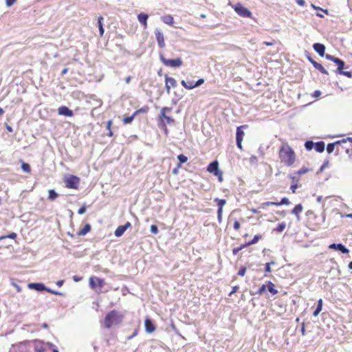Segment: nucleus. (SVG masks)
Here are the masks:
<instances>
[{
  "label": "nucleus",
  "instance_id": "ea45409f",
  "mask_svg": "<svg viewBox=\"0 0 352 352\" xmlns=\"http://www.w3.org/2000/svg\"><path fill=\"white\" fill-rule=\"evenodd\" d=\"M324 56L326 58V59H327L329 60H331V61H333L334 63H335V62L336 61V60L338 58L334 57L333 56L328 54H324Z\"/></svg>",
  "mask_w": 352,
  "mask_h": 352
},
{
  "label": "nucleus",
  "instance_id": "393cba45",
  "mask_svg": "<svg viewBox=\"0 0 352 352\" xmlns=\"http://www.w3.org/2000/svg\"><path fill=\"white\" fill-rule=\"evenodd\" d=\"M103 19H104L102 16H99L98 19V28H99L100 35L101 36L103 35L104 32V30L103 28V23H102Z\"/></svg>",
  "mask_w": 352,
  "mask_h": 352
},
{
  "label": "nucleus",
  "instance_id": "c85d7f7f",
  "mask_svg": "<svg viewBox=\"0 0 352 352\" xmlns=\"http://www.w3.org/2000/svg\"><path fill=\"white\" fill-rule=\"evenodd\" d=\"M137 115V112H135L131 116L125 117L123 119V122L125 124H130L134 119L135 116Z\"/></svg>",
  "mask_w": 352,
  "mask_h": 352
},
{
  "label": "nucleus",
  "instance_id": "4c0bfd02",
  "mask_svg": "<svg viewBox=\"0 0 352 352\" xmlns=\"http://www.w3.org/2000/svg\"><path fill=\"white\" fill-rule=\"evenodd\" d=\"M276 203H277V206H281V205H288V204H289L290 202L287 197H283V198H282V199L280 200V202H276Z\"/></svg>",
  "mask_w": 352,
  "mask_h": 352
},
{
  "label": "nucleus",
  "instance_id": "b1692460",
  "mask_svg": "<svg viewBox=\"0 0 352 352\" xmlns=\"http://www.w3.org/2000/svg\"><path fill=\"white\" fill-rule=\"evenodd\" d=\"M266 289H267L272 295H275L278 293V291L274 288V285L271 281L268 282L266 285Z\"/></svg>",
  "mask_w": 352,
  "mask_h": 352
},
{
  "label": "nucleus",
  "instance_id": "bf43d9fd",
  "mask_svg": "<svg viewBox=\"0 0 352 352\" xmlns=\"http://www.w3.org/2000/svg\"><path fill=\"white\" fill-rule=\"evenodd\" d=\"M241 250V248H239V247H237V248H234L233 250H232V253L234 255H236L239 251Z\"/></svg>",
  "mask_w": 352,
  "mask_h": 352
},
{
  "label": "nucleus",
  "instance_id": "37998d69",
  "mask_svg": "<svg viewBox=\"0 0 352 352\" xmlns=\"http://www.w3.org/2000/svg\"><path fill=\"white\" fill-rule=\"evenodd\" d=\"M329 164V160H325L322 165L320 166L319 169V172H322L325 168H327Z\"/></svg>",
  "mask_w": 352,
  "mask_h": 352
},
{
  "label": "nucleus",
  "instance_id": "6e6552de",
  "mask_svg": "<svg viewBox=\"0 0 352 352\" xmlns=\"http://www.w3.org/2000/svg\"><path fill=\"white\" fill-rule=\"evenodd\" d=\"M104 284V280L100 278L90 277L89 285L92 289L96 288V285L102 287Z\"/></svg>",
  "mask_w": 352,
  "mask_h": 352
},
{
  "label": "nucleus",
  "instance_id": "e2e57ef3",
  "mask_svg": "<svg viewBox=\"0 0 352 352\" xmlns=\"http://www.w3.org/2000/svg\"><path fill=\"white\" fill-rule=\"evenodd\" d=\"M320 94H321L320 91H319V90H316V91L314 92V94H312V96H313V97H315V98H317V97L320 96Z\"/></svg>",
  "mask_w": 352,
  "mask_h": 352
},
{
  "label": "nucleus",
  "instance_id": "5fc2aeb1",
  "mask_svg": "<svg viewBox=\"0 0 352 352\" xmlns=\"http://www.w3.org/2000/svg\"><path fill=\"white\" fill-rule=\"evenodd\" d=\"M263 206H277V203L274 201H267L263 204Z\"/></svg>",
  "mask_w": 352,
  "mask_h": 352
},
{
  "label": "nucleus",
  "instance_id": "4d7b16f0",
  "mask_svg": "<svg viewBox=\"0 0 352 352\" xmlns=\"http://www.w3.org/2000/svg\"><path fill=\"white\" fill-rule=\"evenodd\" d=\"M233 228L234 230H238L240 228V223L238 221H235L233 225Z\"/></svg>",
  "mask_w": 352,
  "mask_h": 352
},
{
  "label": "nucleus",
  "instance_id": "f3484780",
  "mask_svg": "<svg viewBox=\"0 0 352 352\" xmlns=\"http://www.w3.org/2000/svg\"><path fill=\"white\" fill-rule=\"evenodd\" d=\"M302 211V206L299 204H297L292 210V213L296 216L298 220L300 219L299 214Z\"/></svg>",
  "mask_w": 352,
  "mask_h": 352
},
{
  "label": "nucleus",
  "instance_id": "09e8293b",
  "mask_svg": "<svg viewBox=\"0 0 352 352\" xmlns=\"http://www.w3.org/2000/svg\"><path fill=\"white\" fill-rule=\"evenodd\" d=\"M322 308L317 306L316 309H315V311L313 313V316H315V317L318 316L319 313L322 311Z\"/></svg>",
  "mask_w": 352,
  "mask_h": 352
},
{
  "label": "nucleus",
  "instance_id": "0eeeda50",
  "mask_svg": "<svg viewBox=\"0 0 352 352\" xmlns=\"http://www.w3.org/2000/svg\"><path fill=\"white\" fill-rule=\"evenodd\" d=\"M155 35L159 47L160 48H164L165 47L164 34L160 29H156L155 30Z\"/></svg>",
  "mask_w": 352,
  "mask_h": 352
},
{
  "label": "nucleus",
  "instance_id": "774afa93",
  "mask_svg": "<svg viewBox=\"0 0 352 352\" xmlns=\"http://www.w3.org/2000/svg\"><path fill=\"white\" fill-rule=\"evenodd\" d=\"M124 228H125V230H126L127 228H130L131 226V224L130 222L127 221L124 225L122 226Z\"/></svg>",
  "mask_w": 352,
  "mask_h": 352
},
{
  "label": "nucleus",
  "instance_id": "aec40b11",
  "mask_svg": "<svg viewBox=\"0 0 352 352\" xmlns=\"http://www.w3.org/2000/svg\"><path fill=\"white\" fill-rule=\"evenodd\" d=\"M182 85L185 87L187 89H192L195 88V82L193 81H185L184 80H182L181 81Z\"/></svg>",
  "mask_w": 352,
  "mask_h": 352
},
{
  "label": "nucleus",
  "instance_id": "423d86ee",
  "mask_svg": "<svg viewBox=\"0 0 352 352\" xmlns=\"http://www.w3.org/2000/svg\"><path fill=\"white\" fill-rule=\"evenodd\" d=\"M243 126H238L236 132V146L241 150L242 149V141L244 136V132L242 130Z\"/></svg>",
  "mask_w": 352,
  "mask_h": 352
},
{
  "label": "nucleus",
  "instance_id": "2eb2a0df",
  "mask_svg": "<svg viewBox=\"0 0 352 352\" xmlns=\"http://www.w3.org/2000/svg\"><path fill=\"white\" fill-rule=\"evenodd\" d=\"M28 286L30 289H35L38 292L45 291V289H46L45 285L41 283H29Z\"/></svg>",
  "mask_w": 352,
  "mask_h": 352
},
{
  "label": "nucleus",
  "instance_id": "69168bd1",
  "mask_svg": "<svg viewBox=\"0 0 352 352\" xmlns=\"http://www.w3.org/2000/svg\"><path fill=\"white\" fill-rule=\"evenodd\" d=\"M214 175L218 177V179H219V182H222L223 177H222V172H221V170L219 171V174Z\"/></svg>",
  "mask_w": 352,
  "mask_h": 352
},
{
  "label": "nucleus",
  "instance_id": "a18cd8bd",
  "mask_svg": "<svg viewBox=\"0 0 352 352\" xmlns=\"http://www.w3.org/2000/svg\"><path fill=\"white\" fill-rule=\"evenodd\" d=\"M151 232L154 234H157L158 233V228L157 227V226L155 225H152L151 226Z\"/></svg>",
  "mask_w": 352,
  "mask_h": 352
},
{
  "label": "nucleus",
  "instance_id": "58836bf2",
  "mask_svg": "<svg viewBox=\"0 0 352 352\" xmlns=\"http://www.w3.org/2000/svg\"><path fill=\"white\" fill-rule=\"evenodd\" d=\"M266 285H262L260 288L258 289V291L256 292V294L261 295L266 291Z\"/></svg>",
  "mask_w": 352,
  "mask_h": 352
},
{
  "label": "nucleus",
  "instance_id": "473e14b6",
  "mask_svg": "<svg viewBox=\"0 0 352 352\" xmlns=\"http://www.w3.org/2000/svg\"><path fill=\"white\" fill-rule=\"evenodd\" d=\"M171 111V108H169V107H163L162 109H161V114H160V118H164L165 119V117H167V116L166 115V112H170Z\"/></svg>",
  "mask_w": 352,
  "mask_h": 352
},
{
  "label": "nucleus",
  "instance_id": "13d9d810",
  "mask_svg": "<svg viewBox=\"0 0 352 352\" xmlns=\"http://www.w3.org/2000/svg\"><path fill=\"white\" fill-rule=\"evenodd\" d=\"M298 188V184L296 183L291 185L290 189L292 190L293 193L296 192V190Z\"/></svg>",
  "mask_w": 352,
  "mask_h": 352
},
{
  "label": "nucleus",
  "instance_id": "338daca9",
  "mask_svg": "<svg viewBox=\"0 0 352 352\" xmlns=\"http://www.w3.org/2000/svg\"><path fill=\"white\" fill-rule=\"evenodd\" d=\"M347 141H349V142H351L352 143V138H347L346 139H343V140H342L340 141V143L341 142H344H344H346Z\"/></svg>",
  "mask_w": 352,
  "mask_h": 352
},
{
  "label": "nucleus",
  "instance_id": "79ce46f5",
  "mask_svg": "<svg viewBox=\"0 0 352 352\" xmlns=\"http://www.w3.org/2000/svg\"><path fill=\"white\" fill-rule=\"evenodd\" d=\"M275 263L274 261H271L270 263H267L265 264V271L266 272H271V267H270V265H274Z\"/></svg>",
  "mask_w": 352,
  "mask_h": 352
},
{
  "label": "nucleus",
  "instance_id": "a211bd4d",
  "mask_svg": "<svg viewBox=\"0 0 352 352\" xmlns=\"http://www.w3.org/2000/svg\"><path fill=\"white\" fill-rule=\"evenodd\" d=\"M214 201L217 203V205L218 206L217 211H223V208L226 204V199L215 198Z\"/></svg>",
  "mask_w": 352,
  "mask_h": 352
},
{
  "label": "nucleus",
  "instance_id": "8fccbe9b",
  "mask_svg": "<svg viewBox=\"0 0 352 352\" xmlns=\"http://www.w3.org/2000/svg\"><path fill=\"white\" fill-rule=\"evenodd\" d=\"M86 212V207L85 206H81L78 210V213L79 214H83L85 212Z\"/></svg>",
  "mask_w": 352,
  "mask_h": 352
},
{
  "label": "nucleus",
  "instance_id": "dca6fc26",
  "mask_svg": "<svg viewBox=\"0 0 352 352\" xmlns=\"http://www.w3.org/2000/svg\"><path fill=\"white\" fill-rule=\"evenodd\" d=\"M148 14L144 13H140L138 15V19L140 23H142L144 27L147 25V19H148Z\"/></svg>",
  "mask_w": 352,
  "mask_h": 352
},
{
  "label": "nucleus",
  "instance_id": "c03bdc74",
  "mask_svg": "<svg viewBox=\"0 0 352 352\" xmlns=\"http://www.w3.org/2000/svg\"><path fill=\"white\" fill-rule=\"evenodd\" d=\"M245 272H246V267H241L238 272V275L241 276H243L245 274Z\"/></svg>",
  "mask_w": 352,
  "mask_h": 352
},
{
  "label": "nucleus",
  "instance_id": "864d4df0",
  "mask_svg": "<svg viewBox=\"0 0 352 352\" xmlns=\"http://www.w3.org/2000/svg\"><path fill=\"white\" fill-rule=\"evenodd\" d=\"M16 0H6V3L8 7L12 6Z\"/></svg>",
  "mask_w": 352,
  "mask_h": 352
},
{
  "label": "nucleus",
  "instance_id": "20e7f679",
  "mask_svg": "<svg viewBox=\"0 0 352 352\" xmlns=\"http://www.w3.org/2000/svg\"><path fill=\"white\" fill-rule=\"evenodd\" d=\"M234 11L241 17L252 18V12L241 3H238L232 6Z\"/></svg>",
  "mask_w": 352,
  "mask_h": 352
},
{
  "label": "nucleus",
  "instance_id": "a878e982",
  "mask_svg": "<svg viewBox=\"0 0 352 352\" xmlns=\"http://www.w3.org/2000/svg\"><path fill=\"white\" fill-rule=\"evenodd\" d=\"M126 231L125 228H124L122 226H118L116 230L114 232V234L117 237H120L122 236V234Z\"/></svg>",
  "mask_w": 352,
  "mask_h": 352
},
{
  "label": "nucleus",
  "instance_id": "052dcab7",
  "mask_svg": "<svg viewBox=\"0 0 352 352\" xmlns=\"http://www.w3.org/2000/svg\"><path fill=\"white\" fill-rule=\"evenodd\" d=\"M307 172V168H300L298 171V174L299 175H302V174H305V173Z\"/></svg>",
  "mask_w": 352,
  "mask_h": 352
},
{
  "label": "nucleus",
  "instance_id": "f704fd0d",
  "mask_svg": "<svg viewBox=\"0 0 352 352\" xmlns=\"http://www.w3.org/2000/svg\"><path fill=\"white\" fill-rule=\"evenodd\" d=\"M286 227V224L284 222H282L280 223H278L276 228L275 229L276 231L278 232H282Z\"/></svg>",
  "mask_w": 352,
  "mask_h": 352
},
{
  "label": "nucleus",
  "instance_id": "0e129e2a",
  "mask_svg": "<svg viewBox=\"0 0 352 352\" xmlns=\"http://www.w3.org/2000/svg\"><path fill=\"white\" fill-rule=\"evenodd\" d=\"M296 2L298 5L303 6L305 5V0H296Z\"/></svg>",
  "mask_w": 352,
  "mask_h": 352
},
{
  "label": "nucleus",
  "instance_id": "cd10ccee",
  "mask_svg": "<svg viewBox=\"0 0 352 352\" xmlns=\"http://www.w3.org/2000/svg\"><path fill=\"white\" fill-rule=\"evenodd\" d=\"M340 143V141H337L334 143L328 144L327 146V151L328 152V153H331L334 151L335 145Z\"/></svg>",
  "mask_w": 352,
  "mask_h": 352
},
{
  "label": "nucleus",
  "instance_id": "e433bc0d",
  "mask_svg": "<svg viewBox=\"0 0 352 352\" xmlns=\"http://www.w3.org/2000/svg\"><path fill=\"white\" fill-rule=\"evenodd\" d=\"M177 159L179 161L180 163L182 164H184V163H186L188 160V157L183 155V154H180L177 156Z\"/></svg>",
  "mask_w": 352,
  "mask_h": 352
},
{
  "label": "nucleus",
  "instance_id": "6ab92c4d",
  "mask_svg": "<svg viewBox=\"0 0 352 352\" xmlns=\"http://www.w3.org/2000/svg\"><path fill=\"white\" fill-rule=\"evenodd\" d=\"M325 144L322 141L315 143L314 148L318 153H322L324 151Z\"/></svg>",
  "mask_w": 352,
  "mask_h": 352
},
{
  "label": "nucleus",
  "instance_id": "9b49d317",
  "mask_svg": "<svg viewBox=\"0 0 352 352\" xmlns=\"http://www.w3.org/2000/svg\"><path fill=\"white\" fill-rule=\"evenodd\" d=\"M207 170L214 175L219 174L220 170L219 169V164L217 161H214L209 164L207 168Z\"/></svg>",
  "mask_w": 352,
  "mask_h": 352
},
{
  "label": "nucleus",
  "instance_id": "7ed1b4c3",
  "mask_svg": "<svg viewBox=\"0 0 352 352\" xmlns=\"http://www.w3.org/2000/svg\"><path fill=\"white\" fill-rule=\"evenodd\" d=\"M65 186L68 188L77 189L80 184V178L71 175L64 179Z\"/></svg>",
  "mask_w": 352,
  "mask_h": 352
},
{
  "label": "nucleus",
  "instance_id": "5701e85b",
  "mask_svg": "<svg viewBox=\"0 0 352 352\" xmlns=\"http://www.w3.org/2000/svg\"><path fill=\"white\" fill-rule=\"evenodd\" d=\"M165 81L166 84H169V85H170V87H175L177 86V82L175 79L172 77H169L167 75L165 76Z\"/></svg>",
  "mask_w": 352,
  "mask_h": 352
},
{
  "label": "nucleus",
  "instance_id": "49530a36",
  "mask_svg": "<svg viewBox=\"0 0 352 352\" xmlns=\"http://www.w3.org/2000/svg\"><path fill=\"white\" fill-rule=\"evenodd\" d=\"M165 120H166V122L167 124H175V120L169 116L165 117Z\"/></svg>",
  "mask_w": 352,
  "mask_h": 352
},
{
  "label": "nucleus",
  "instance_id": "6e6d98bb",
  "mask_svg": "<svg viewBox=\"0 0 352 352\" xmlns=\"http://www.w3.org/2000/svg\"><path fill=\"white\" fill-rule=\"evenodd\" d=\"M250 162L251 164H255L257 162V157L255 155H252L250 158Z\"/></svg>",
  "mask_w": 352,
  "mask_h": 352
},
{
  "label": "nucleus",
  "instance_id": "603ef678",
  "mask_svg": "<svg viewBox=\"0 0 352 352\" xmlns=\"http://www.w3.org/2000/svg\"><path fill=\"white\" fill-rule=\"evenodd\" d=\"M222 213L223 211H217V219L219 223L222 221Z\"/></svg>",
  "mask_w": 352,
  "mask_h": 352
},
{
  "label": "nucleus",
  "instance_id": "ddd939ff",
  "mask_svg": "<svg viewBox=\"0 0 352 352\" xmlns=\"http://www.w3.org/2000/svg\"><path fill=\"white\" fill-rule=\"evenodd\" d=\"M145 331L146 333H151L155 330V326L150 318H146L144 321Z\"/></svg>",
  "mask_w": 352,
  "mask_h": 352
},
{
  "label": "nucleus",
  "instance_id": "412c9836",
  "mask_svg": "<svg viewBox=\"0 0 352 352\" xmlns=\"http://www.w3.org/2000/svg\"><path fill=\"white\" fill-rule=\"evenodd\" d=\"M335 63L338 65V68H337V71L336 72L337 73H340V72H342V70L344 67V65H345V63L344 62L340 59V58H337L336 61L335 62Z\"/></svg>",
  "mask_w": 352,
  "mask_h": 352
},
{
  "label": "nucleus",
  "instance_id": "2f4dec72",
  "mask_svg": "<svg viewBox=\"0 0 352 352\" xmlns=\"http://www.w3.org/2000/svg\"><path fill=\"white\" fill-rule=\"evenodd\" d=\"M261 235H259V234H256L254 236V238L252 239V240L250 241L249 242L247 243V245H253V244H255L256 243L258 240L260 239H261Z\"/></svg>",
  "mask_w": 352,
  "mask_h": 352
},
{
  "label": "nucleus",
  "instance_id": "680f3d73",
  "mask_svg": "<svg viewBox=\"0 0 352 352\" xmlns=\"http://www.w3.org/2000/svg\"><path fill=\"white\" fill-rule=\"evenodd\" d=\"M239 289V286H234L232 287V291L230 292L229 294V296H231L232 294H234L235 292H236V291L238 290Z\"/></svg>",
  "mask_w": 352,
  "mask_h": 352
},
{
  "label": "nucleus",
  "instance_id": "f8f14e48",
  "mask_svg": "<svg viewBox=\"0 0 352 352\" xmlns=\"http://www.w3.org/2000/svg\"><path fill=\"white\" fill-rule=\"evenodd\" d=\"M58 112L59 115L65 116L67 117H72L74 112L66 106H61L58 108Z\"/></svg>",
  "mask_w": 352,
  "mask_h": 352
},
{
  "label": "nucleus",
  "instance_id": "72a5a7b5",
  "mask_svg": "<svg viewBox=\"0 0 352 352\" xmlns=\"http://www.w3.org/2000/svg\"><path fill=\"white\" fill-rule=\"evenodd\" d=\"M16 237V234L15 232H12L8 235H3L0 236V241H2L5 239L9 238L12 239H14Z\"/></svg>",
  "mask_w": 352,
  "mask_h": 352
},
{
  "label": "nucleus",
  "instance_id": "39448f33",
  "mask_svg": "<svg viewBox=\"0 0 352 352\" xmlns=\"http://www.w3.org/2000/svg\"><path fill=\"white\" fill-rule=\"evenodd\" d=\"M160 57L161 61L164 63V65L167 67H181L183 64L182 60L180 58H177L176 59H166L162 54L160 56Z\"/></svg>",
  "mask_w": 352,
  "mask_h": 352
},
{
  "label": "nucleus",
  "instance_id": "7c9ffc66",
  "mask_svg": "<svg viewBox=\"0 0 352 352\" xmlns=\"http://www.w3.org/2000/svg\"><path fill=\"white\" fill-rule=\"evenodd\" d=\"M58 197V194L57 192L53 190V189H51L49 190V195H48V198L51 200H54L57 198Z\"/></svg>",
  "mask_w": 352,
  "mask_h": 352
},
{
  "label": "nucleus",
  "instance_id": "4be33fe9",
  "mask_svg": "<svg viewBox=\"0 0 352 352\" xmlns=\"http://www.w3.org/2000/svg\"><path fill=\"white\" fill-rule=\"evenodd\" d=\"M162 21L169 25H173L174 23L173 17L171 15H166L162 17Z\"/></svg>",
  "mask_w": 352,
  "mask_h": 352
},
{
  "label": "nucleus",
  "instance_id": "9d476101",
  "mask_svg": "<svg viewBox=\"0 0 352 352\" xmlns=\"http://www.w3.org/2000/svg\"><path fill=\"white\" fill-rule=\"evenodd\" d=\"M309 61L313 65V66L316 69H318V71H320L322 74H327L328 75L329 73L327 72V70L320 63L316 62L314 59H312L310 56H308L307 57Z\"/></svg>",
  "mask_w": 352,
  "mask_h": 352
},
{
  "label": "nucleus",
  "instance_id": "1a4fd4ad",
  "mask_svg": "<svg viewBox=\"0 0 352 352\" xmlns=\"http://www.w3.org/2000/svg\"><path fill=\"white\" fill-rule=\"evenodd\" d=\"M329 248L341 252L342 254H348L349 250L342 243H332Z\"/></svg>",
  "mask_w": 352,
  "mask_h": 352
},
{
  "label": "nucleus",
  "instance_id": "de8ad7c7",
  "mask_svg": "<svg viewBox=\"0 0 352 352\" xmlns=\"http://www.w3.org/2000/svg\"><path fill=\"white\" fill-rule=\"evenodd\" d=\"M340 74H342V75H344L348 78H351L352 77V73L351 72H348V71H343L342 70V72H340L339 73Z\"/></svg>",
  "mask_w": 352,
  "mask_h": 352
},
{
  "label": "nucleus",
  "instance_id": "c9c22d12",
  "mask_svg": "<svg viewBox=\"0 0 352 352\" xmlns=\"http://www.w3.org/2000/svg\"><path fill=\"white\" fill-rule=\"evenodd\" d=\"M21 168L24 172H25L27 173H29L31 170L30 166L28 164L25 163V162L22 163Z\"/></svg>",
  "mask_w": 352,
  "mask_h": 352
},
{
  "label": "nucleus",
  "instance_id": "a19ab883",
  "mask_svg": "<svg viewBox=\"0 0 352 352\" xmlns=\"http://www.w3.org/2000/svg\"><path fill=\"white\" fill-rule=\"evenodd\" d=\"M45 291L49 292V293H51V294H55V295H58V296H61L63 294L61 292H57V291H54L52 289H50L48 287H46V289H45Z\"/></svg>",
  "mask_w": 352,
  "mask_h": 352
},
{
  "label": "nucleus",
  "instance_id": "f03ea898",
  "mask_svg": "<svg viewBox=\"0 0 352 352\" xmlns=\"http://www.w3.org/2000/svg\"><path fill=\"white\" fill-rule=\"evenodd\" d=\"M123 316L116 310L109 312L104 318V325L107 329L111 328L114 324H118L122 321Z\"/></svg>",
  "mask_w": 352,
  "mask_h": 352
},
{
  "label": "nucleus",
  "instance_id": "3c124183",
  "mask_svg": "<svg viewBox=\"0 0 352 352\" xmlns=\"http://www.w3.org/2000/svg\"><path fill=\"white\" fill-rule=\"evenodd\" d=\"M204 82V78H199L197 81L195 82V87H197L202 85Z\"/></svg>",
  "mask_w": 352,
  "mask_h": 352
},
{
  "label": "nucleus",
  "instance_id": "c756f323",
  "mask_svg": "<svg viewBox=\"0 0 352 352\" xmlns=\"http://www.w3.org/2000/svg\"><path fill=\"white\" fill-rule=\"evenodd\" d=\"M315 146V143L311 140L306 141L305 147L307 151H311Z\"/></svg>",
  "mask_w": 352,
  "mask_h": 352
},
{
  "label": "nucleus",
  "instance_id": "bb28decb",
  "mask_svg": "<svg viewBox=\"0 0 352 352\" xmlns=\"http://www.w3.org/2000/svg\"><path fill=\"white\" fill-rule=\"evenodd\" d=\"M91 230V226L89 224H85L83 228L79 231L78 234L81 236H84L87 234Z\"/></svg>",
  "mask_w": 352,
  "mask_h": 352
},
{
  "label": "nucleus",
  "instance_id": "4468645a",
  "mask_svg": "<svg viewBox=\"0 0 352 352\" xmlns=\"http://www.w3.org/2000/svg\"><path fill=\"white\" fill-rule=\"evenodd\" d=\"M314 50L322 57L324 56L325 46L319 43H314L313 45Z\"/></svg>",
  "mask_w": 352,
  "mask_h": 352
},
{
  "label": "nucleus",
  "instance_id": "f257e3e1",
  "mask_svg": "<svg viewBox=\"0 0 352 352\" xmlns=\"http://www.w3.org/2000/svg\"><path fill=\"white\" fill-rule=\"evenodd\" d=\"M279 156L281 162L287 166H291L295 161V154L292 148L287 145H283L279 151Z\"/></svg>",
  "mask_w": 352,
  "mask_h": 352
}]
</instances>
